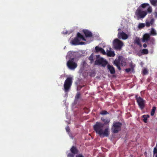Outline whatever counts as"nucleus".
<instances>
[{"mask_svg":"<svg viewBox=\"0 0 157 157\" xmlns=\"http://www.w3.org/2000/svg\"><path fill=\"white\" fill-rule=\"evenodd\" d=\"M104 124L101 122H97L93 126V128L96 133L99 135L100 137H108L109 134L108 128H106L103 130Z\"/></svg>","mask_w":157,"mask_h":157,"instance_id":"1","label":"nucleus"},{"mask_svg":"<svg viewBox=\"0 0 157 157\" xmlns=\"http://www.w3.org/2000/svg\"><path fill=\"white\" fill-rule=\"evenodd\" d=\"M72 52H69L67 53V56L71 58L67 61V65L68 68L71 70H73L77 67V63L75 62L74 58H71L72 57Z\"/></svg>","mask_w":157,"mask_h":157,"instance_id":"2","label":"nucleus"},{"mask_svg":"<svg viewBox=\"0 0 157 157\" xmlns=\"http://www.w3.org/2000/svg\"><path fill=\"white\" fill-rule=\"evenodd\" d=\"M73 83V78L70 77H67L65 80L63 85L64 90L65 92H67L70 90Z\"/></svg>","mask_w":157,"mask_h":157,"instance_id":"3","label":"nucleus"},{"mask_svg":"<svg viewBox=\"0 0 157 157\" xmlns=\"http://www.w3.org/2000/svg\"><path fill=\"white\" fill-rule=\"evenodd\" d=\"M148 12L146 11L143 10L142 9L138 8L136 10L135 14L137 17V19H143L145 17L147 14Z\"/></svg>","mask_w":157,"mask_h":157,"instance_id":"4","label":"nucleus"},{"mask_svg":"<svg viewBox=\"0 0 157 157\" xmlns=\"http://www.w3.org/2000/svg\"><path fill=\"white\" fill-rule=\"evenodd\" d=\"M113 48L116 50H120L121 49L124 44L123 42L116 38L115 39L113 42Z\"/></svg>","mask_w":157,"mask_h":157,"instance_id":"5","label":"nucleus"},{"mask_svg":"<svg viewBox=\"0 0 157 157\" xmlns=\"http://www.w3.org/2000/svg\"><path fill=\"white\" fill-rule=\"evenodd\" d=\"M122 124L119 122H114L113 124V125L111 128V130L113 133H117L121 130Z\"/></svg>","mask_w":157,"mask_h":157,"instance_id":"6","label":"nucleus"},{"mask_svg":"<svg viewBox=\"0 0 157 157\" xmlns=\"http://www.w3.org/2000/svg\"><path fill=\"white\" fill-rule=\"evenodd\" d=\"M135 98L139 108L141 109H144L145 107V100L141 97H138L137 95H136Z\"/></svg>","mask_w":157,"mask_h":157,"instance_id":"7","label":"nucleus"},{"mask_svg":"<svg viewBox=\"0 0 157 157\" xmlns=\"http://www.w3.org/2000/svg\"><path fill=\"white\" fill-rule=\"evenodd\" d=\"M107 63V61L103 58H100L97 59L94 62V64L96 65H101L103 67H105Z\"/></svg>","mask_w":157,"mask_h":157,"instance_id":"8","label":"nucleus"},{"mask_svg":"<svg viewBox=\"0 0 157 157\" xmlns=\"http://www.w3.org/2000/svg\"><path fill=\"white\" fill-rule=\"evenodd\" d=\"M148 7L147 10H146L148 13H150L152 12V8L149 4L147 3H144L141 4L138 8H140V9H142V8H145L146 7Z\"/></svg>","mask_w":157,"mask_h":157,"instance_id":"9","label":"nucleus"},{"mask_svg":"<svg viewBox=\"0 0 157 157\" xmlns=\"http://www.w3.org/2000/svg\"><path fill=\"white\" fill-rule=\"evenodd\" d=\"M117 37L118 39H122L125 40L128 38V35L123 31L121 32H119L117 34Z\"/></svg>","mask_w":157,"mask_h":157,"instance_id":"10","label":"nucleus"},{"mask_svg":"<svg viewBox=\"0 0 157 157\" xmlns=\"http://www.w3.org/2000/svg\"><path fill=\"white\" fill-rule=\"evenodd\" d=\"M121 59L119 57L117 59H116L114 62V64L117 67L119 70H121L120 67Z\"/></svg>","mask_w":157,"mask_h":157,"instance_id":"11","label":"nucleus"},{"mask_svg":"<svg viewBox=\"0 0 157 157\" xmlns=\"http://www.w3.org/2000/svg\"><path fill=\"white\" fill-rule=\"evenodd\" d=\"M83 32L84 33L85 36L87 37H90L92 36V33L87 29H83Z\"/></svg>","mask_w":157,"mask_h":157,"instance_id":"12","label":"nucleus"},{"mask_svg":"<svg viewBox=\"0 0 157 157\" xmlns=\"http://www.w3.org/2000/svg\"><path fill=\"white\" fill-rule=\"evenodd\" d=\"M150 35L148 33H145L143 36L142 41L143 42H146L150 39Z\"/></svg>","mask_w":157,"mask_h":157,"instance_id":"13","label":"nucleus"},{"mask_svg":"<svg viewBox=\"0 0 157 157\" xmlns=\"http://www.w3.org/2000/svg\"><path fill=\"white\" fill-rule=\"evenodd\" d=\"M70 151L71 153L74 155L77 154L79 152L77 148L75 146H72L70 149Z\"/></svg>","mask_w":157,"mask_h":157,"instance_id":"14","label":"nucleus"},{"mask_svg":"<svg viewBox=\"0 0 157 157\" xmlns=\"http://www.w3.org/2000/svg\"><path fill=\"white\" fill-rule=\"evenodd\" d=\"M95 50L96 52H100L103 55H105L106 52L104 50L101 48L99 47L98 46H96L95 47Z\"/></svg>","mask_w":157,"mask_h":157,"instance_id":"15","label":"nucleus"},{"mask_svg":"<svg viewBox=\"0 0 157 157\" xmlns=\"http://www.w3.org/2000/svg\"><path fill=\"white\" fill-rule=\"evenodd\" d=\"M80 40L78 38V37H75L71 41V44H72L75 45H79V43Z\"/></svg>","mask_w":157,"mask_h":157,"instance_id":"16","label":"nucleus"},{"mask_svg":"<svg viewBox=\"0 0 157 157\" xmlns=\"http://www.w3.org/2000/svg\"><path fill=\"white\" fill-rule=\"evenodd\" d=\"M108 68L110 71V73L111 74H114L115 73V71L114 67L109 64L108 65Z\"/></svg>","mask_w":157,"mask_h":157,"instance_id":"17","label":"nucleus"},{"mask_svg":"<svg viewBox=\"0 0 157 157\" xmlns=\"http://www.w3.org/2000/svg\"><path fill=\"white\" fill-rule=\"evenodd\" d=\"M101 120L104 122V123H103V124H104V126L105 125L109 124L110 121V120L109 119H106L103 117H101Z\"/></svg>","mask_w":157,"mask_h":157,"instance_id":"18","label":"nucleus"},{"mask_svg":"<svg viewBox=\"0 0 157 157\" xmlns=\"http://www.w3.org/2000/svg\"><path fill=\"white\" fill-rule=\"evenodd\" d=\"M134 42L136 44L139 45L140 47H142V45L140 43V38L137 37H136V39H135L134 40Z\"/></svg>","mask_w":157,"mask_h":157,"instance_id":"19","label":"nucleus"},{"mask_svg":"<svg viewBox=\"0 0 157 157\" xmlns=\"http://www.w3.org/2000/svg\"><path fill=\"white\" fill-rule=\"evenodd\" d=\"M107 55L109 57H114L115 54L114 52L111 51H107Z\"/></svg>","mask_w":157,"mask_h":157,"instance_id":"20","label":"nucleus"},{"mask_svg":"<svg viewBox=\"0 0 157 157\" xmlns=\"http://www.w3.org/2000/svg\"><path fill=\"white\" fill-rule=\"evenodd\" d=\"M76 37H78V38L79 39L80 38V39H82L83 40L86 41V39L84 38L83 36L79 33H78Z\"/></svg>","mask_w":157,"mask_h":157,"instance_id":"21","label":"nucleus"},{"mask_svg":"<svg viewBox=\"0 0 157 157\" xmlns=\"http://www.w3.org/2000/svg\"><path fill=\"white\" fill-rule=\"evenodd\" d=\"M150 34L152 36H155L157 35V33L156 30L153 28H152L151 29Z\"/></svg>","mask_w":157,"mask_h":157,"instance_id":"22","label":"nucleus"},{"mask_svg":"<svg viewBox=\"0 0 157 157\" xmlns=\"http://www.w3.org/2000/svg\"><path fill=\"white\" fill-rule=\"evenodd\" d=\"M149 117V116L148 115H144L142 116V117L143 118V121L145 123L147 122V118Z\"/></svg>","mask_w":157,"mask_h":157,"instance_id":"23","label":"nucleus"},{"mask_svg":"<svg viewBox=\"0 0 157 157\" xmlns=\"http://www.w3.org/2000/svg\"><path fill=\"white\" fill-rule=\"evenodd\" d=\"M148 53V51L147 49H143L141 52V54L142 55L147 54Z\"/></svg>","mask_w":157,"mask_h":157,"instance_id":"24","label":"nucleus"},{"mask_svg":"<svg viewBox=\"0 0 157 157\" xmlns=\"http://www.w3.org/2000/svg\"><path fill=\"white\" fill-rule=\"evenodd\" d=\"M155 110L156 107L155 106L153 107L151 112V116H153L154 115Z\"/></svg>","mask_w":157,"mask_h":157,"instance_id":"25","label":"nucleus"},{"mask_svg":"<svg viewBox=\"0 0 157 157\" xmlns=\"http://www.w3.org/2000/svg\"><path fill=\"white\" fill-rule=\"evenodd\" d=\"M151 4L154 6H156L157 3V0H150Z\"/></svg>","mask_w":157,"mask_h":157,"instance_id":"26","label":"nucleus"},{"mask_svg":"<svg viewBox=\"0 0 157 157\" xmlns=\"http://www.w3.org/2000/svg\"><path fill=\"white\" fill-rule=\"evenodd\" d=\"M148 71L146 68H144L143 71V74L144 75H146L148 74Z\"/></svg>","mask_w":157,"mask_h":157,"instance_id":"27","label":"nucleus"},{"mask_svg":"<svg viewBox=\"0 0 157 157\" xmlns=\"http://www.w3.org/2000/svg\"><path fill=\"white\" fill-rule=\"evenodd\" d=\"M145 26V24L143 23H140L139 25V28H142L144 27Z\"/></svg>","mask_w":157,"mask_h":157,"instance_id":"28","label":"nucleus"},{"mask_svg":"<svg viewBox=\"0 0 157 157\" xmlns=\"http://www.w3.org/2000/svg\"><path fill=\"white\" fill-rule=\"evenodd\" d=\"M108 113V112L106 111H105V110L102 111L100 113V114L102 115H106Z\"/></svg>","mask_w":157,"mask_h":157,"instance_id":"29","label":"nucleus"},{"mask_svg":"<svg viewBox=\"0 0 157 157\" xmlns=\"http://www.w3.org/2000/svg\"><path fill=\"white\" fill-rule=\"evenodd\" d=\"M145 23L147 27H149L150 26V25H151V24H150V22L149 21L147 20L146 21Z\"/></svg>","mask_w":157,"mask_h":157,"instance_id":"30","label":"nucleus"},{"mask_svg":"<svg viewBox=\"0 0 157 157\" xmlns=\"http://www.w3.org/2000/svg\"><path fill=\"white\" fill-rule=\"evenodd\" d=\"M89 60L90 61L91 63H92V62L93 61V55H91L89 57Z\"/></svg>","mask_w":157,"mask_h":157,"instance_id":"31","label":"nucleus"},{"mask_svg":"<svg viewBox=\"0 0 157 157\" xmlns=\"http://www.w3.org/2000/svg\"><path fill=\"white\" fill-rule=\"evenodd\" d=\"M80 96V94L79 93H78L75 96V98L76 99H79Z\"/></svg>","mask_w":157,"mask_h":157,"instance_id":"32","label":"nucleus"},{"mask_svg":"<svg viewBox=\"0 0 157 157\" xmlns=\"http://www.w3.org/2000/svg\"><path fill=\"white\" fill-rule=\"evenodd\" d=\"M154 21H155V20H154V19H153V18L151 19L150 21H149L150 24H151V25H153L154 23Z\"/></svg>","mask_w":157,"mask_h":157,"instance_id":"33","label":"nucleus"},{"mask_svg":"<svg viewBox=\"0 0 157 157\" xmlns=\"http://www.w3.org/2000/svg\"><path fill=\"white\" fill-rule=\"evenodd\" d=\"M74 155L72 153H69L67 155L68 157H74Z\"/></svg>","mask_w":157,"mask_h":157,"instance_id":"34","label":"nucleus"},{"mask_svg":"<svg viewBox=\"0 0 157 157\" xmlns=\"http://www.w3.org/2000/svg\"><path fill=\"white\" fill-rule=\"evenodd\" d=\"M153 153L154 154L157 153V149L156 147H154V149Z\"/></svg>","mask_w":157,"mask_h":157,"instance_id":"35","label":"nucleus"},{"mask_svg":"<svg viewBox=\"0 0 157 157\" xmlns=\"http://www.w3.org/2000/svg\"><path fill=\"white\" fill-rule=\"evenodd\" d=\"M75 157H85L83 156V155L82 154H78Z\"/></svg>","mask_w":157,"mask_h":157,"instance_id":"36","label":"nucleus"},{"mask_svg":"<svg viewBox=\"0 0 157 157\" xmlns=\"http://www.w3.org/2000/svg\"><path fill=\"white\" fill-rule=\"evenodd\" d=\"M131 71V69L130 68H128L125 69V71L127 72H129Z\"/></svg>","mask_w":157,"mask_h":157,"instance_id":"37","label":"nucleus"},{"mask_svg":"<svg viewBox=\"0 0 157 157\" xmlns=\"http://www.w3.org/2000/svg\"><path fill=\"white\" fill-rule=\"evenodd\" d=\"M85 44V43L84 42L79 41V45H83V44Z\"/></svg>","mask_w":157,"mask_h":157,"instance_id":"38","label":"nucleus"},{"mask_svg":"<svg viewBox=\"0 0 157 157\" xmlns=\"http://www.w3.org/2000/svg\"><path fill=\"white\" fill-rule=\"evenodd\" d=\"M66 130L67 132H69L70 131V128L69 127H67L66 128Z\"/></svg>","mask_w":157,"mask_h":157,"instance_id":"39","label":"nucleus"},{"mask_svg":"<svg viewBox=\"0 0 157 157\" xmlns=\"http://www.w3.org/2000/svg\"><path fill=\"white\" fill-rule=\"evenodd\" d=\"M143 46L144 48H145L146 47H147V45L146 44H144L143 45Z\"/></svg>","mask_w":157,"mask_h":157,"instance_id":"40","label":"nucleus"},{"mask_svg":"<svg viewBox=\"0 0 157 157\" xmlns=\"http://www.w3.org/2000/svg\"><path fill=\"white\" fill-rule=\"evenodd\" d=\"M100 56L99 55H97L96 56V57H97V59H98L99 58H99Z\"/></svg>","mask_w":157,"mask_h":157,"instance_id":"41","label":"nucleus"},{"mask_svg":"<svg viewBox=\"0 0 157 157\" xmlns=\"http://www.w3.org/2000/svg\"><path fill=\"white\" fill-rule=\"evenodd\" d=\"M121 30V29L120 28H119L118 29V31H120Z\"/></svg>","mask_w":157,"mask_h":157,"instance_id":"42","label":"nucleus"},{"mask_svg":"<svg viewBox=\"0 0 157 157\" xmlns=\"http://www.w3.org/2000/svg\"><path fill=\"white\" fill-rule=\"evenodd\" d=\"M152 40H154V38H152Z\"/></svg>","mask_w":157,"mask_h":157,"instance_id":"43","label":"nucleus"},{"mask_svg":"<svg viewBox=\"0 0 157 157\" xmlns=\"http://www.w3.org/2000/svg\"><path fill=\"white\" fill-rule=\"evenodd\" d=\"M86 109H87V110L89 111V109H88V108H86Z\"/></svg>","mask_w":157,"mask_h":157,"instance_id":"44","label":"nucleus"},{"mask_svg":"<svg viewBox=\"0 0 157 157\" xmlns=\"http://www.w3.org/2000/svg\"><path fill=\"white\" fill-rule=\"evenodd\" d=\"M155 157H157V154L155 156Z\"/></svg>","mask_w":157,"mask_h":157,"instance_id":"45","label":"nucleus"}]
</instances>
